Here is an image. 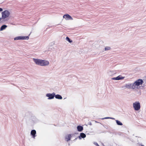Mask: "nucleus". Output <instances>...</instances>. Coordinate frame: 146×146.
<instances>
[{
  "label": "nucleus",
  "mask_w": 146,
  "mask_h": 146,
  "mask_svg": "<svg viewBox=\"0 0 146 146\" xmlns=\"http://www.w3.org/2000/svg\"><path fill=\"white\" fill-rule=\"evenodd\" d=\"M2 17H0L1 19V20L2 19H5L6 18L8 17L10 15V12L7 10H6L3 11L2 13Z\"/></svg>",
  "instance_id": "f257e3e1"
},
{
  "label": "nucleus",
  "mask_w": 146,
  "mask_h": 146,
  "mask_svg": "<svg viewBox=\"0 0 146 146\" xmlns=\"http://www.w3.org/2000/svg\"><path fill=\"white\" fill-rule=\"evenodd\" d=\"M143 81L142 79H139L136 80L133 84L134 87V89L135 88H138V87L141 85H142Z\"/></svg>",
  "instance_id": "f03ea898"
},
{
  "label": "nucleus",
  "mask_w": 146,
  "mask_h": 146,
  "mask_svg": "<svg viewBox=\"0 0 146 146\" xmlns=\"http://www.w3.org/2000/svg\"><path fill=\"white\" fill-rule=\"evenodd\" d=\"M133 106L135 110H139L141 107L140 104L138 102H136L133 104Z\"/></svg>",
  "instance_id": "7ed1b4c3"
},
{
  "label": "nucleus",
  "mask_w": 146,
  "mask_h": 146,
  "mask_svg": "<svg viewBox=\"0 0 146 146\" xmlns=\"http://www.w3.org/2000/svg\"><path fill=\"white\" fill-rule=\"evenodd\" d=\"M33 60L34 61L36 64L42 66V60L33 58Z\"/></svg>",
  "instance_id": "20e7f679"
},
{
  "label": "nucleus",
  "mask_w": 146,
  "mask_h": 146,
  "mask_svg": "<svg viewBox=\"0 0 146 146\" xmlns=\"http://www.w3.org/2000/svg\"><path fill=\"white\" fill-rule=\"evenodd\" d=\"M133 84H126L124 86L122 87V88H128L129 89L132 88L133 89H134V87L133 86Z\"/></svg>",
  "instance_id": "39448f33"
},
{
  "label": "nucleus",
  "mask_w": 146,
  "mask_h": 146,
  "mask_svg": "<svg viewBox=\"0 0 146 146\" xmlns=\"http://www.w3.org/2000/svg\"><path fill=\"white\" fill-rule=\"evenodd\" d=\"M63 17L66 20H72L73 19L68 14L64 15L63 16Z\"/></svg>",
  "instance_id": "423d86ee"
},
{
  "label": "nucleus",
  "mask_w": 146,
  "mask_h": 146,
  "mask_svg": "<svg viewBox=\"0 0 146 146\" xmlns=\"http://www.w3.org/2000/svg\"><path fill=\"white\" fill-rule=\"evenodd\" d=\"M55 96V94L54 93L52 94H46V96L48 97V99H53Z\"/></svg>",
  "instance_id": "0eeeda50"
},
{
  "label": "nucleus",
  "mask_w": 146,
  "mask_h": 146,
  "mask_svg": "<svg viewBox=\"0 0 146 146\" xmlns=\"http://www.w3.org/2000/svg\"><path fill=\"white\" fill-rule=\"evenodd\" d=\"M125 77L122 76L121 75H119L116 77H114L112 78V79L114 80H119L123 79Z\"/></svg>",
  "instance_id": "6e6552de"
},
{
  "label": "nucleus",
  "mask_w": 146,
  "mask_h": 146,
  "mask_svg": "<svg viewBox=\"0 0 146 146\" xmlns=\"http://www.w3.org/2000/svg\"><path fill=\"white\" fill-rule=\"evenodd\" d=\"M42 66H47L49 64V62L47 60H42Z\"/></svg>",
  "instance_id": "1a4fd4ad"
},
{
  "label": "nucleus",
  "mask_w": 146,
  "mask_h": 146,
  "mask_svg": "<svg viewBox=\"0 0 146 146\" xmlns=\"http://www.w3.org/2000/svg\"><path fill=\"white\" fill-rule=\"evenodd\" d=\"M7 27L6 25H3L0 28V31H2L5 29Z\"/></svg>",
  "instance_id": "9d476101"
},
{
  "label": "nucleus",
  "mask_w": 146,
  "mask_h": 146,
  "mask_svg": "<svg viewBox=\"0 0 146 146\" xmlns=\"http://www.w3.org/2000/svg\"><path fill=\"white\" fill-rule=\"evenodd\" d=\"M86 137V135L83 133H81L80 134V135L79 136V138L80 139L82 138H84Z\"/></svg>",
  "instance_id": "9b49d317"
},
{
  "label": "nucleus",
  "mask_w": 146,
  "mask_h": 146,
  "mask_svg": "<svg viewBox=\"0 0 146 146\" xmlns=\"http://www.w3.org/2000/svg\"><path fill=\"white\" fill-rule=\"evenodd\" d=\"M77 129L79 131H81L83 129V127L79 125L77 126Z\"/></svg>",
  "instance_id": "f8f14e48"
},
{
  "label": "nucleus",
  "mask_w": 146,
  "mask_h": 146,
  "mask_svg": "<svg viewBox=\"0 0 146 146\" xmlns=\"http://www.w3.org/2000/svg\"><path fill=\"white\" fill-rule=\"evenodd\" d=\"M36 133V131L35 130H33L31 131V134L34 137H35Z\"/></svg>",
  "instance_id": "ddd939ff"
},
{
  "label": "nucleus",
  "mask_w": 146,
  "mask_h": 146,
  "mask_svg": "<svg viewBox=\"0 0 146 146\" xmlns=\"http://www.w3.org/2000/svg\"><path fill=\"white\" fill-rule=\"evenodd\" d=\"M30 34L28 36H22V40H28L29 38V36Z\"/></svg>",
  "instance_id": "4468645a"
},
{
  "label": "nucleus",
  "mask_w": 146,
  "mask_h": 146,
  "mask_svg": "<svg viewBox=\"0 0 146 146\" xmlns=\"http://www.w3.org/2000/svg\"><path fill=\"white\" fill-rule=\"evenodd\" d=\"M14 40H22V36H19L15 37L14 38Z\"/></svg>",
  "instance_id": "2eb2a0df"
},
{
  "label": "nucleus",
  "mask_w": 146,
  "mask_h": 146,
  "mask_svg": "<svg viewBox=\"0 0 146 146\" xmlns=\"http://www.w3.org/2000/svg\"><path fill=\"white\" fill-rule=\"evenodd\" d=\"M71 135L70 134H69L68 135V136L66 137L65 138V139L66 141H68L70 140L71 138Z\"/></svg>",
  "instance_id": "dca6fc26"
},
{
  "label": "nucleus",
  "mask_w": 146,
  "mask_h": 146,
  "mask_svg": "<svg viewBox=\"0 0 146 146\" xmlns=\"http://www.w3.org/2000/svg\"><path fill=\"white\" fill-rule=\"evenodd\" d=\"M55 98L58 99H62V97L60 95L57 94L55 96Z\"/></svg>",
  "instance_id": "f3484780"
},
{
  "label": "nucleus",
  "mask_w": 146,
  "mask_h": 146,
  "mask_svg": "<svg viewBox=\"0 0 146 146\" xmlns=\"http://www.w3.org/2000/svg\"><path fill=\"white\" fill-rule=\"evenodd\" d=\"M66 40L67 41H68L69 43H71L72 42V40L68 36H67L66 38Z\"/></svg>",
  "instance_id": "a211bd4d"
},
{
  "label": "nucleus",
  "mask_w": 146,
  "mask_h": 146,
  "mask_svg": "<svg viewBox=\"0 0 146 146\" xmlns=\"http://www.w3.org/2000/svg\"><path fill=\"white\" fill-rule=\"evenodd\" d=\"M116 122L117 124L118 125H123V124L122 123H121L119 121L117 120H116Z\"/></svg>",
  "instance_id": "6ab92c4d"
},
{
  "label": "nucleus",
  "mask_w": 146,
  "mask_h": 146,
  "mask_svg": "<svg viewBox=\"0 0 146 146\" xmlns=\"http://www.w3.org/2000/svg\"><path fill=\"white\" fill-rule=\"evenodd\" d=\"M57 44V43H56L54 41L51 42L50 44V46H53V45H56Z\"/></svg>",
  "instance_id": "aec40b11"
},
{
  "label": "nucleus",
  "mask_w": 146,
  "mask_h": 146,
  "mask_svg": "<svg viewBox=\"0 0 146 146\" xmlns=\"http://www.w3.org/2000/svg\"><path fill=\"white\" fill-rule=\"evenodd\" d=\"M110 49V48L109 46H107V47H106L105 49L106 50H109Z\"/></svg>",
  "instance_id": "412c9836"
},
{
  "label": "nucleus",
  "mask_w": 146,
  "mask_h": 146,
  "mask_svg": "<svg viewBox=\"0 0 146 146\" xmlns=\"http://www.w3.org/2000/svg\"><path fill=\"white\" fill-rule=\"evenodd\" d=\"M3 11V9L1 8H0V12H2Z\"/></svg>",
  "instance_id": "4be33fe9"
},
{
  "label": "nucleus",
  "mask_w": 146,
  "mask_h": 146,
  "mask_svg": "<svg viewBox=\"0 0 146 146\" xmlns=\"http://www.w3.org/2000/svg\"><path fill=\"white\" fill-rule=\"evenodd\" d=\"M102 42H103L102 41H100V42H99V43H102Z\"/></svg>",
  "instance_id": "5701e85b"
},
{
  "label": "nucleus",
  "mask_w": 146,
  "mask_h": 146,
  "mask_svg": "<svg viewBox=\"0 0 146 146\" xmlns=\"http://www.w3.org/2000/svg\"><path fill=\"white\" fill-rule=\"evenodd\" d=\"M1 21V19L0 18V21Z\"/></svg>",
  "instance_id": "b1692460"
},
{
  "label": "nucleus",
  "mask_w": 146,
  "mask_h": 146,
  "mask_svg": "<svg viewBox=\"0 0 146 146\" xmlns=\"http://www.w3.org/2000/svg\"><path fill=\"white\" fill-rule=\"evenodd\" d=\"M107 118V117H106L105 118Z\"/></svg>",
  "instance_id": "393cba45"
},
{
  "label": "nucleus",
  "mask_w": 146,
  "mask_h": 146,
  "mask_svg": "<svg viewBox=\"0 0 146 146\" xmlns=\"http://www.w3.org/2000/svg\"><path fill=\"white\" fill-rule=\"evenodd\" d=\"M142 146H144L143 145H142Z\"/></svg>",
  "instance_id": "a878e982"
}]
</instances>
